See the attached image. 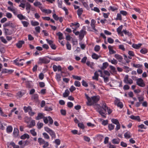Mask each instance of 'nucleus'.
<instances>
[{
    "label": "nucleus",
    "mask_w": 148,
    "mask_h": 148,
    "mask_svg": "<svg viewBox=\"0 0 148 148\" xmlns=\"http://www.w3.org/2000/svg\"><path fill=\"white\" fill-rule=\"evenodd\" d=\"M49 58L52 60L55 61H60L61 60V58L60 57H57L56 58H53V57H49Z\"/></svg>",
    "instance_id": "ea45409f"
},
{
    "label": "nucleus",
    "mask_w": 148,
    "mask_h": 148,
    "mask_svg": "<svg viewBox=\"0 0 148 148\" xmlns=\"http://www.w3.org/2000/svg\"><path fill=\"white\" fill-rule=\"evenodd\" d=\"M115 104L117 105V106L120 107V108H122L123 107V105L122 103L120 101L119 99H116L114 101Z\"/></svg>",
    "instance_id": "1a4fd4ad"
},
{
    "label": "nucleus",
    "mask_w": 148,
    "mask_h": 148,
    "mask_svg": "<svg viewBox=\"0 0 148 148\" xmlns=\"http://www.w3.org/2000/svg\"><path fill=\"white\" fill-rule=\"evenodd\" d=\"M25 43V42L23 40L19 41L16 44V46L19 48H20L22 47V45Z\"/></svg>",
    "instance_id": "2eb2a0df"
},
{
    "label": "nucleus",
    "mask_w": 148,
    "mask_h": 148,
    "mask_svg": "<svg viewBox=\"0 0 148 148\" xmlns=\"http://www.w3.org/2000/svg\"><path fill=\"white\" fill-rule=\"evenodd\" d=\"M8 3L9 5L12 6H11L8 7V9L10 11L12 12L14 15H16L17 14H18L17 9L13 7V3L12 2L10 1H9Z\"/></svg>",
    "instance_id": "7ed1b4c3"
},
{
    "label": "nucleus",
    "mask_w": 148,
    "mask_h": 148,
    "mask_svg": "<svg viewBox=\"0 0 148 148\" xmlns=\"http://www.w3.org/2000/svg\"><path fill=\"white\" fill-rule=\"evenodd\" d=\"M74 84L76 87H79L81 86L80 83L78 81H75L74 82Z\"/></svg>",
    "instance_id": "5fc2aeb1"
},
{
    "label": "nucleus",
    "mask_w": 148,
    "mask_h": 148,
    "mask_svg": "<svg viewBox=\"0 0 148 148\" xmlns=\"http://www.w3.org/2000/svg\"><path fill=\"white\" fill-rule=\"evenodd\" d=\"M138 99L139 100V102L142 103V102L144 101V98L143 96H141L138 97Z\"/></svg>",
    "instance_id": "680f3d73"
},
{
    "label": "nucleus",
    "mask_w": 148,
    "mask_h": 148,
    "mask_svg": "<svg viewBox=\"0 0 148 148\" xmlns=\"http://www.w3.org/2000/svg\"><path fill=\"white\" fill-rule=\"evenodd\" d=\"M99 74L98 71H95L94 73V75L92 77V78L94 80H95L97 81L98 80Z\"/></svg>",
    "instance_id": "6ab92c4d"
},
{
    "label": "nucleus",
    "mask_w": 148,
    "mask_h": 148,
    "mask_svg": "<svg viewBox=\"0 0 148 148\" xmlns=\"http://www.w3.org/2000/svg\"><path fill=\"white\" fill-rule=\"evenodd\" d=\"M114 57L119 62H121L122 61L123 59L122 57L121 56L118 54H115L114 55Z\"/></svg>",
    "instance_id": "5701e85b"
},
{
    "label": "nucleus",
    "mask_w": 148,
    "mask_h": 148,
    "mask_svg": "<svg viewBox=\"0 0 148 148\" xmlns=\"http://www.w3.org/2000/svg\"><path fill=\"white\" fill-rule=\"evenodd\" d=\"M43 124L42 123L38 122L37 124L38 128L40 129L43 126Z\"/></svg>",
    "instance_id": "a19ab883"
},
{
    "label": "nucleus",
    "mask_w": 148,
    "mask_h": 148,
    "mask_svg": "<svg viewBox=\"0 0 148 148\" xmlns=\"http://www.w3.org/2000/svg\"><path fill=\"white\" fill-rule=\"evenodd\" d=\"M123 27V25H121L119 26L117 29V32H118L119 34H120L121 33H122L121 30L122 29Z\"/></svg>",
    "instance_id": "72a5a7b5"
},
{
    "label": "nucleus",
    "mask_w": 148,
    "mask_h": 148,
    "mask_svg": "<svg viewBox=\"0 0 148 148\" xmlns=\"http://www.w3.org/2000/svg\"><path fill=\"white\" fill-rule=\"evenodd\" d=\"M17 15V17L20 20H22L23 19H25L26 18L25 16H23L22 14H16Z\"/></svg>",
    "instance_id": "c85d7f7f"
},
{
    "label": "nucleus",
    "mask_w": 148,
    "mask_h": 148,
    "mask_svg": "<svg viewBox=\"0 0 148 148\" xmlns=\"http://www.w3.org/2000/svg\"><path fill=\"white\" fill-rule=\"evenodd\" d=\"M44 129L46 132L49 134L52 139L55 138H56V134L53 130L47 127H45Z\"/></svg>",
    "instance_id": "f03ea898"
},
{
    "label": "nucleus",
    "mask_w": 148,
    "mask_h": 148,
    "mask_svg": "<svg viewBox=\"0 0 148 148\" xmlns=\"http://www.w3.org/2000/svg\"><path fill=\"white\" fill-rule=\"evenodd\" d=\"M48 121H49V125H51L53 124V120L52 119L51 117L50 116H49L48 117Z\"/></svg>",
    "instance_id": "603ef678"
},
{
    "label": "nucleus",
    "mask_w": 148,
    "mask_h": 148,
    "mask_svg": "<svg viewBox=\"0 0 148 148\" xmlns=\"http://www.w3.org/2000/svg\"><path fill=\"white\" fill-rule=\"evenodd\" d=\"M23 109L25 112H29L30 110H32V109L30 106H28L27 107L24 106L23 107Z\"/></svg>",
    "instance_id": "a878e982"
},
{
    "label": "nucleus",
    "mask_w": 148,
    "mask_h": 148,
    "mask_svg": "<svg viewBox=\"0 0 148 148\" xmlns=\"http://www.w3.org/2000/svg\"><path fill=\"white\" fill-rule=\"evenodd\" d=\"M100 49V47L99 46L96 45L95 46L94 48V50L96 52L98 51Z\"/></svg>",
    "instance_id": "338daca9"
},
{
    "label": "nucleus",
    "mask_w": 148,
    "mask_h": 148,
    "mask_svg": "<svg viewBox=\"0 0 148 148\" xmlns=\"http://www.w3.org/2000/svg\"><path fill=\"white\" fill-rule=\"evenodd\" d=\"M70 92L68 89H66L65 90V92L63 94V96L66 97L68 96L69 95Z\"/></svg>",
    "instance_id": "c9c22d12"
},
{
    "label": "nucleus",
    "mask_w": 148,
    "mask_h": 148,
    "mask_svg": "<svg viewBox=\"0 0 148 148\" xmlns=\"http://www.w3.org/2000/svg\"><path fill=\"white\" fill-rule=\"evenodd\" d=\"M50 62V60L46 58H40L38 64H42V63L47 64Z\"/></svg>",
    "instance_id": "39448f33"
},
{
    "label": "nucleus",
    "mask_w": 148,
    "mask_h": 148,
    "mask_svg": "<svg viewBox=\"0 0 148 148\" xmlns=\"http://www.w3.org/2000/svg\"><path fill=\"white\" fill-rule=\"evenodd\" d=\"M142 45L141 43H139L138 44H133L132 45V47L134 48L138 49L141 47Z\"/></svg>",
    "instance_id": "393cba45"
},
{
    "label": "nucleus",
    "mask_w": 148,
    "mask_h": 148,
    "mask_svg": "<svg viewBox=\"0 0 148 148\" xmlns=\"http://www.w3.org/2000/svg\"><path fill=\"white\" fill-rule=\"evenodd\" d=\"M108 49L109 50V53L110 54H112L116 53V51L113 50V46L109 45L108 46Z\"/></svg>",
    "instance_id": "4468645a"
},
{
    "label": "nucleus",
    "mask_w": 148,
    "mask_h": 148,
    "mask_svg": "<svg viewBox=\"0 0 148 148\" xmlns=\"http://www.w3.org/2000/svg\"><path fill=\"white\" fill-rule=\"evenodd\" d=\"M86 32L85 31L82 30L80 32L79 35V39L81 40H82L84 36L86 34Z\"/></svg>",
    "instance_id": "9d476101"
},
{
    "label": "nucleus",
    "mask_w": 148,
    "mask_h": 148,
    "mask_svg": "<svg viewBox=\"0 0 148 148\" xmlns=\"http://www.w3.org/2000/svg\"><path fill=\"white\" fill-rule=\"evenodd\" d=\"M66 47L67 49L69 50H71V44H70L69 43V42H67L66 44Z\"/></svg>",
    "instance_id": "bf43d9fd"
},
{
    "label": "nucleus",
    "mask_w": 148,
    "mask_h": 148,
    "mask_svg": "<svg viewBox=\"0 0 148 148\" xmlns=\"http://www.w3.org/2000/svg\"><path fill=\"white\" fill-rule=\"evenodd\" d=\"M26 10L27 11V13H29L30 11L31 6L29 3L27 2L26 4Z\"/></svg>",
    "instance_id": "f3484780"
},
{
    "label": "nucleus",
    "mask_w": 148,
    "mask_h": 148,
    "mask_svg": "<svg viewBox=\"0 0 148 148\" xmlns=\"http://www.w3.org/2000/svg\"><path fill=\"white\" fill-rule=\"evenodd\" d=\"M79 24L78 23H71L70 25V26L71 27H73L74 26H76V27L75 28H78L79 27Z\"/></svg>",
    "instance_id": "cd10ccee"
},
{
    "label": "nucleus",
    "mask_w": 148,
    "mask_h": 148,
    "mask_svg": "<svg viewBox=\"0 0 148 148\" xmlns=\"http://www.w3.org/2000/svg\"><path fill=\"white\" fill-rule=\"evenodd\" d=\"M130 117L132 119L137 121L138 122H140L141 121L140 117L139 116H134L133 115H131L130 116Z\"/></svg>",
    "instance_id": "f8f14e48"
},
{
    "label": "nucleus",
    "mask_w": 148,
    "mask_h": 148,
    "mask_svg": "<svg viewBox=\"0 0 148 148\" xmlns=\"http://www.w3.org/2000/svg\"><path fill=\"white\" fill-rule=\"evenodd\" d=\"M77 14L79 18H81V15L83 12L82 8H79L77 10Z\"/></svg>",
    "instance_id": "412c9836"
},
{
    "label": "nucleus",
    "mask_w": 148,
    "mask_h": 148,
    "mask_svg": "<svg viewBox=\"0 0 148 148\" xmlns=\"http://www.w3.org/2000/svg\"><path fill=\"white\" fill-rule=\"evenodd\" d=\"M34 5L35 6H38L39 7L40 6H41L42 4L38 1H35L34 3Z\"/></svg>",
    "instance_id": "49530a36"
},
{
    "label": "nucleus",
    "mask_w": 148,
    "mask_h": 148,
    "mask_svg": "<svg viewBox=\"0 0 148 148\" xmlns=\"http://www.w3.org/2000/svg\"><path fill=\"white\" fill-rule=\"evenodd\" d=\"M29 135L27 134H25L22 135L21 137V138L22 139H25L26 138L29 139Z\"/></svg>",
    "instance_id": "7c9ffc66"
},
{
    "label": "nucleus",
    "mask_w": 148,
    "mask_h": 148,
    "mask_svg": "<svg viewBox=\"0 0 148 148\" xmlns=\"http://www.w3.org/2000/svg\"><path fill=\"white\" fill-rule=\"evenodd\" d=\"M94 108L103 117H106V116L104 115V113L102 110H101V107L100 105L99 104H95L94 106Z\"/></svg>",
    "instance_id": "20e7f679"
},
{
    "label": "nucleus",
    "mask_w": 148,
    "mask_h": 148,
    "mask_svg": "<svg viewBox=\"0 0 148 148\" xmlns=\"http://www.w3.org/2000/svg\"><path fill=\"white\" fill-rule=\"evenodd\" d=\"M18 130L17 128H14L13 132L14 136H16L18 135Z\"/></svg>",
    "instance_id": "c03bdc74"
},
{
    "label": "nucleus",
    "mask_w": 148,
    "mask_h": 148,
    "mask_svg": "<svg viewBox=\"0 0 148 148\" xmlns=\"http://www.w3.org/2000/svg\"><path fill=\"white\" fill-rule=\"evenodd\" d=\"M140 52L141 53L143 54H145L147 53V50L146 48H143L140 50Z\"/></svg>",
    "instance_id": "09e8293b"
},
{
    "label": "nucleus",
    "mask_w": 148,
    "mask_h": 148,
    "mask_svg": "<svg viewBox=\"0 0 148 148\" xmlns=\"http://www.w3.org/2000/svg\"><path fill=\"white\" fill-rule=\"evenodd\" d=\"M42 135L44 136V138L46 139H49L50 138V137L49 135L46 133H43L42 134Z\"/></svg>",
    "instance_id": "3c124183"
},
{
    "label": "nucleus",
    "mask_w": 148,
    "mask_h": 148,
    "mask_svg": "<svg viewBox=\"0 0 148 148\" xmlns=\"http://www.w3.org/2000/svg\"><path fill=\"white\" fill-rule=\"evenodd\" d=\"M86 64L87 65V66H90L91 69H94L93 66L94 65V64L93 63H91L90 62L88 61L87 62Z\"/></svg>",
    "instance_id": "58836bf2"
},
{
    "label": "nucleus",
    "mask_w": 148,
    "mask_h": 148,
    "mask_svg": "<svg viewBox=\"0 0 148 148\" xmlns=\"http://www.w3.org/2000/svg\"><path fill=\"white\" fill-rule=\"evenodd\" d=\"M95 21L93 19H92L91 21L90 25L93 29L96 31V29L95 28Z\"/></svg>",
    "instance_id": "dca6fc26"
},
{
    "label": "nucleus",
    "mask_w": 148,
    "mask_h": 148,
    "mask_svg": "<svg viewBox=\"0 0 148 148\" xmlns=\"http://www.w3.org/2000/svg\"><path fill=\"white\" fill-rule=\"evenodd\" d=\"M112 143L114 144H118L120 142V139L118 138L114 139L112 140Z\"/></svg>",
    "instance_id": "e433bc0d"
},
{
    "label": "nucleus",
    "mask_w": 148,
    "mask_h": 148,
    "mask_svg": "<svg viewBox=\"0 0 148 148\" xmlns=\"http://www.w3.org/2000/svg\"><path fill=\"white\" fill-rule=\"evenodd\" d=\"M45 142L46 141L42 138H39L38 139V142L40 145L44 144Z\"/></svg>",
    "instance_id": "2f4dec72"
},
{
    "label": "nucleus",
    "mask_w": 148,
    "mask_h": 148,
    "mask_svg": "<svg viewBox=\"0 0 148 148\" xmlns=\"http://www.w3.org/2000/svg\"><path fill=\"white\" fill-rule=\"evenodd\" d=\"M14 71L13 70H8L6 69H3L1 71V73H8L9 74L12 73L14 72Z\"/></svg>",
    "instance_id": "ddd939ff"
},
{
    "label": "nucleus",
    "mask_w": 148,
    "mask_h": 148,
    "mask_svg": "<svg viewBox=\"0 0 148 148\" xmlns=\"http://www.w3.org/2000/svg\"><path fill=\"white\" fill-rule=\"evenodd\" d=\"M85 95L86 98L87 100L86 103L88 106L94 105L100 99V97L98 95L93 96L90 97L86 93H85Z\"/></svg>",
    "instance_id": "f257e3e1"
},
{
    "label": "nucleus",
    "mask_w": 148,
    "mask_h": 148,
    "mask_svg": "<svg viewBox=\"0 0 148 148\" xmlns=\"http://www.w3.org/2000/svg\"><path fill=\"white\" fill-rule=\"evenodd\" d=\"M4 30L5 35H10L12 34V33L10 30L8 29L4 28Z\"/></svg>",
    "instance_id": "bb28decb"
},
{
    "label": "nucleus",
    "mask_w": 148,
    "mask_h": 148,
    "mask_svg": "<svg viewBox=\"0 0 148 148\" xmlns=\"http://www.w3.org/2000/svg\"><path fill=\"white\" fill-rule=\"evenodd\" d=\"M108 61L111 62L112 64L115 65L117 64L118 63L117 61L114 58H113V60H108Z\"/></svg>",
    "instance_id": "37998d69"
},
{
    "label": "nucleus",
    "mask_w": 148,
    "mask_h": 148,
    "mask_svg": "<svg viewBox=\"0 0 148 148\" xmlns=\"http://www.w3.org/2000/svg\"><path fill=\"white\" fill-rule=\"evenodd\" d=\"M32 98L36 101H37L38 99V96L37 94H35L32 95Z\"/></svg>",
    "instance_id": "b1692460"
},
{
    "label": "nucleus",
    "mask_w": 148,
    "mask_h": 148,
    "mask_svg": "<svg viewBox=\"0 0 148 148\" xmlns=\"http://www.w3.org/2000/svg\"><path fill=\"white\" fill-rule=\"evenodd\" d=\"M124 136L125 138L127 139H129L131 138V135L130 132L127 131L124 134Z\"/></svg>",
    "instance_id": "a211bd4d"
},
{
    "label": "nucleus",
    "mask_w": 148,
    "mask_h": 148,
    "mask_svg": "<svg viewBox=\"0 0 148 148\" xmlns=\"http://www.w3.org/2000/svg\"><path fill=\"white\" fill-rule=\"evenodd\" d=\"M123 33L125 34V35H127L129 36H131L132 34L130 32L126 30H123Z\"/></svg>",
    "instance_id": "864d4df0"
},
{
    "label": "nucleus",
    "mask_w": 148,
    "mask_h": 148,
    "mask_svg": "<svg viewBox=\"0 0 148 148\" xmlns=\"http://www.w3.org/2000/svg\"><path fill=\"white\" fill-rule=\"evenodd\" d=\"M123 81L125 83L130 84H132L133 82L132 79L129 78V76L128 75H125Z\"/></svg>",
    "instance_id": "0eeeda50"
},
{
    "label": "nucleus",
    "mask_w": 148,
    "mask_h": 148,
    "mask_svg": "<svg viewBox=\"0 0 148 148\" xmlns=\"http://www.w3.org/2000/svg\"><path fill=\"white\" fill-rule=\"evenodd\" d=\"M18 59H17L15 60L14 61V64H16V65L18 66H22L23 65V63H19L18 62Z\"/></svg>",
    "instance_id": "c756f323"
},
{
    "label": "nucleus",
    "mask_w": 148,
    "mask_h": 148,
    "mask_svg": "<svg viewBox=\"0 0 148 148\" xmlns=\"http://www.w3.org/2000/svg\"><path fill=\"white\" fill-rule=\"evenodd\" d=\"M39 8L41 10V11L44 12H45L48 14H49L51 13L52 11L50 10L45 9L43 8L42 7V6H40L39 7Z\"/></svg>",
    "instance_id": "9b49d317"
},
{
    "label": "nucleus",
    "mask_w": 148,
    "mask_h": 148,
    "mask_svg": "<svg viewBox=\"0 0 148 148\" xmlns=\"http://www.w3.org/2000/svg\"><path fill=\"white\" fill-rule=\"evenodd\" d=\"M58 7L61 8H62V1H61L58 0Z\"/></svg>",
    "instance_id": "e2e57ef3"
},
{
    "label": "nucleus",
    "mask_w": 148,
    "mask_h": 148,
    "mask_svg": "<svg viewBox=\"0 0 148 148\" xmlns=\"http://www.w3.org/2000/svg\"><path fill=\"white\" fill-rule=\"evenodd\" d=\"M111 70L112 71V72L113 73H114L116 72V69L112 65H110L109 66Z\"/></svg>",
    "instance_id": "0e129e2a"
},
{
    "label": "nucleus",
    "mask_w": 148,
    "mask_h": 148,
    "mask_svg": "<svg viewBox=\"0 0 148 148\" xmlns=\"http://www.w3.org/2000/svg\"><path fill=\"white\" fill-rule=\"evenodd\" d=\"M22 23L24 27H27L29 24V23L26 21H22Z\"/></svg>",
    "instance_id": "6e6d98bb"
},
{
    "label": "nucleus",
    "mask_w": 148,
    "mask_h": 148,
    "mask_svg": "<svg viewBox=\"0 0 148 148\" xmlns=\"http://www.w3.org/2000/svg\"><path fill=\"white\" fill-rule=\"evenodd\" d=\"M108 127L109 130H111L114 129V125L112 124H109L108 125Z\"/></svg>",
    "instance_id": "8fccbe9b"
},
{
    "label": "nucleus",
    "mask_w": 148,
    "mask_h": 148,
    "mask_svg": "<svg viewBox=\"0 0 148 148\" xmlns=\"http://www.w3.org/2000/svg\"><path fill=\"white\" fill-rule=\"evenodd\" d=\"M30 132L31 134L34 136H35L37 135V133L35 131V130L33 129L30 130Z\"/></svg>",
    "instance_id": "de8ad7c7"
},
{
    "label": "nucleus",
    "mask_w": 148,
    "mask_h": 148,
    "mask_svg": "<svg viewBox=\"0 0 148 148\" xmlns=\"http://www.w3.org/2000/svg\"><path fill=\"white\" fill-rule=\"evenodd\" d=\"M53 17L56 21H58L59 19V17L56 14H54L53 15Z\"/></svg>",
    "instance_id": "69168bd1"
},
{
    "label": "nucleus",
    "mask_w": 148,
    "mask_h": 148,
    "mask_svg": "<svg viewBox=\"0 0 148 148\" xmlns=\"http://www.w3.org/2000/svg\"><path fill=\"white\" fill-rule=\"evenodd\" d=\"M102 108L105 112H106L107 110L108 114H110L112 112V110L106 106V103L104 102H103Z\"/></svg>",
    "instance_id": "423d86ee"
},
{
    "label": "nucleus",
    "mask_w": 148,
    "mask_h": 148,
    "mask_svg": "<svg viewBox=\"0 0 148 148\" xmlns=\"http://www.w3.org/2000/svg\"><path fill=\"white\" fill-rule=\"evenodd\" d=\"M108 64L107 62L103 63V66L102 67V69H106L108 66Z\"/></svg>",
    "instance_id": "13d9d810"
},
{
    "label": "nucleus",
    "mask_w": 148,
    "mask_h": 148,
    "mask_svg": "<svg viewBox=\"0 0 148 148\" xmlns=\"http://www.w3.org/2000/svg\"><path fill=\"white\" fill-rule=\"evenodd\" d=\"M92 57L94 59L97 60L99 58L101 57V56H98L95 53H93L92 55Z\"/></svg>",
    "instance_id": "4be33fe9"
},
{
    "label": "nucleus",
    "mask_w": 148,
    "mask_h": 148,
    "mask_svg": "<svg viewBox=\"0 0 148 148\" xmlns=\"http://www.w3.org/2000/svg\"><path fill=\"white\" fill-rule=\"evenodd\" d=\"M111 121L113 123H114L116 125H117L119 123L118 120L117 119H112L111 120Z\"/></svg>",
    "instance_id": "a18cd8bd"
},
{
    "label": "nucleus",
    "mask_w": 148,
    "mask_h": 148,
    "mask_svg": "<svg viewBox=\"0 0 148 148\" xmlns=\"http://www.w3.org/2000/svg\"><path fill=\"white\" fill-rule=\"evenodd\" d=\"M118 8V7H116L115 6H110L109 7L108 10H111L112 11H115L117 10Z\"/></svg>",
    "instance_id": "4c0bfd02"
},
{
    "label": "nucleus",
    "mask_w": 148,
    "mask_h": 148,
    "mask_svg": "<svg viewBox=\"0 0 148 148\" xmlns=\"http://www.w3.org/2000/svg\"><path fill=\"white\" fill-rule=\"evenodd\" d=\"M72 77L73 78L77 79L79 80H81V78L79 76H77L75 75H73Z\"/></svg>",
    "instance_id": "774afa93"
},
{
    "label": "nucleus",
    "mask_w": 148,
    "mask_h": 148,
    "mask_svg": "<svg viewBox=\"0 0 148 148\" xmlns=\"http://www.w3.org/2000/svg\"><path fill=\"white\" fill-rule=\"evenodd\" d=\"M35 125V121L34 120H32L30 122V124L28 126V127H32Z\"/></svg>",
    "instance_id": "473e14b6"
},
{
    "label": "nucleus",
    "mask_w": 148,
    "mask_h": 148,
    "mask_svg": "<svg viewBox=\"0 0 148 148\" xmlns=\"http://www.w3.org/2000/svg\"><path fill=\"white\" fill-rule=\"evenodd\" d=\"M57 35L59 36V40H61L64 39L63 35L62 33L59 32L57 34Z\"/></svg>",
    "instance_id": "f704fd0d"
},
{
    "label": "nucleus",
    "mask_w": 148,
    "mask_h": 148,
    "mask_svg": "<svg viewBox=\"0 0 148 148\" xmlns=\"http://www.w3.org/2000/svg\"><path fill=\"white\" fill-rule=\"evenodd\" d=\"M44 116L43 113H39L37 116L36 117V120H39L42 119H43Z\"/></svg>",
    "instance_id": "aec40b11"
},
{
    "label": "nucleus",
    "mask_w": 148,
    "mask_h": 148,
    "mask_svg": "<svg viewBox=\"0 0 148 148\" xmlns=\"http://www.w3.org/2000/svg\"><path fill=\"white\" fill-rule=\"evenodd\" d=\"M136 84L139 86L141 87H144L145 86L143 80L141 78H138L137 79Z\"/></svg>",
    "instance_id": "6e6552de"
},
{
    "label": "nucleus",
    "mask_w": 148,
    "mask_h": 148,
    "mask_svg": "<svg viewBox=\"0 0 148 148\" xmlns=\"http://www.w3.org/2000/svg\"><path fill=\"white\" fill-rule=\"evenodd\" d=\"M32 25L33 26H36L39 25V23L37 21H32L31 22Z\"/></svg>",
    "instance_id": "052dcab7"
},
{
    "label": "nucleus",
    "mask_w": 148,
    "mask_h": 148,
    "mask_svg": "<svg viewBox=\"0 0 148 148\" xmlns=\"http://www.w3.org/2000/svg\"><path fill=\"white\" fill-rule=\"evenodd\" d=\"M7 132L8 133H10L12 132V127L11 126H8L6 129Z\"/></svg>",
    "instance_id": "79ce46f5"
},
{
    "label": "nucleus",
    "mask_w": 148,
    "mask_h": 148,
    "mask_svg": "<svg viewBox=\"0 0 148 148\" xmlns=\"http://www.w3.org/2000/svg\"><path fill=\"white\" fill-rule=\"evenodd\" d=\"M0 39L1 41L4 43L6 44L7 42L5 39V38L3 36L0 37Z\"/></svg>",
    "instance_id": "4d7b16f0"
}]
</instances>
